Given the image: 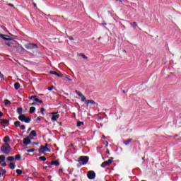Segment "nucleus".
<instances>
[{
  "label": "nucleus",
  "mask_w": 181,
  "mask_h": 181,
  "mask_svg": "<svg viewBox=\"0 0 181 181\" xmlns=\"http://www.w3.org/2000/svg\"><path fill=\"white\" fill-rule=\"evenodd\" d=\"M106 145L108 146V141L106 142Z\"/></svg>",
  "instance_id": "obj_60"
},
{
  "label": "nucleus",
  "mask_w": 181,
  "mask_h": 181,
  "mask_svg": "<svg viewBox=\"0 0 181 181\" xmlns=\"http://www.w3.org/2000/svg\"><path fill=\"white\" fill-rule=\"evenodd\" d=\"M28 139H32V138H30V136H28Z\"/></svg>",
  "instance_id": "obj_59"
},
{
  "label": "nucleus",
  "mask_w": 181,
  "mask_h": 181,
  "mask_svg": "<svg viewBox=\"0 0 181 181\" xmlns=\"http://www.w3.org/2000/svg\"><path fill=\"white\" fill-rule=\"evenodd\" d=\"M31 105H36V103H33L31 104Z\"/></svg>",
  "instance_id": "obj_55"
},
{
  "label": "nucleus",
  "mask_w": 181,
  "mask_h": 181,
  "mask_svg": "<svg viewBox=\"0 0 181 181\" xmlns=\"http://www.w3.org/2000/svg\"><path fill=\"white\" fill-rule=\"evenodd\" d=\"M51 165H54L55 166H59L60 163L57 160L52 161Z\"/></svg>",
  "instance_id": "obj_18"
},
{
  "label": "nucleus",
  "mask_w": 181,
  "mask_h": 181,
  "mask_svg": "<svg viewBox=\"0 0 181 181\" xmlns=\"http://www.w3.org/2000/svg\"><path fill=\"white\" fill-rule=\"evenodd\" d=\"M99 119H103V117H99Z\"/></svg>",
  "instance_id": "obj_57"
},
{
  "label": "nucleus",
  "mask_w": 181,
  "mask_h": 181,
  "mask_svg": "<svg viewBox=\"0 0 181 181\" xmlns=\"http://www.w3.org/2000/svg\"><path fill=\"white\" fill-rule=\"evenodd\" d=\"M132 142V139H129L128 140H126L124 141V145H128L129 144H131Z\"/></svg>",
  "instance_id": "obj_21"
},
{
  "label": "nucleus",
  "mask_w": 181,
  "mask_h": 181,
  "mask_svg": "<svg viewBox=\"0 0 181 181\" xmlns=\"http://www.w3.org/2000/svg\"><path fill=\"white\" fill-rule=\"evenodd\" d=\"M87 176L88 179L93 180V179H95V172H94L93 170H90L88 172Z\"/></svg>",
  "instance_id": "obj_4"
},
{
  "label": "nucleus",
  "mask_w": 181,
  "mask_h": 181,
  "mask_svg": "<svg viewBox=\"0 0 181 181\" xmlns=\"http://www.w3.org/2000/svg\"><path fill=\"white\" fill-rule=\"evenodd\" d=\"M40 160H42V162H45L46 160V157H45V156L40 157Z\"/></svg>",
  "instance_id": "obj_36"
},
{
  "label": "nucleus",
  "mask_w": 181,
  "mask_h": 181,
  "mask_svg": "<svg viewBox=\"0 0 181 181\" xmlns=\"http://www.w3.org/2000/svg\"><path fill=\"white\" fill-rule=\"evenodd\" d=\"M16 174L17 175H22V170L17 169L16 170Z\"/></svg>",
  "instance_id": "obj_35"
},
{
  "label": "nucleus",
  "mask_w": 181,
  "mask_h": 181,
  "mask_svg": "<svg viewBox=\"0 0 181 181\" xmlns=\"http://www.w3.org/2000/svg\"><path fill=\"white\" fill-rule=\"evenodd\" d=\"M86 105H90L91 107V105L95 104V102L93 100H88L86 101Z\"/></svg>",
  "instance_id": "obj_9"
},
{
  "label": "nucleus",
  "mask_w": 181,
  "mask_h": 181,
  "mask_svg": "<svg viewBox=\"0 0 181 181\" xmlns=\"http://www.w3.org/2000/svg\"><path fill=\"white\" fill-rule=\"evenodd\" d=\"M11 104L12 103H11V101H9V100H4V105H6V107H11Z\"/></svg>",
  "instance_id": "obj_12"
},
{
  "label": "nucleus",
  "mask_w": 181,
  "mask_h": 181,
  "mask_svg": "<svg viewBox=\"0 0 181 181\" xmlns=\"http://www.w3.org/2000/svg\"><path fill=\"white\" fill-rule=\"evenodd\" d=\"M9 168H10V169H15V168H16L15 163H10Z\"/></svg>",
  "instance_id": "obj_25"
},
{
  "label": "nucleus",
  "mask_w": 181,
  "mask_h": 181,
  "mask_svg": "<svg viewBox=\"0 0 181 181\" xmlns=\"http://www.w3.org/2000/svg\"><path fill=\"white\" fill-rule=\"evenodd\" d=\"M20 88H21V83H19L18 82H16V83H14V88L16 90H19Z\"/></svg>",
  "instance_id": "obj_14"
},
{
  "label": "nucleus",
  "mask_w": 181,
  "mask_h": 181,
  "mask_svg": "<svg viewBox=\"0 0 181 181\" xmlns=\"http://www.w3.org/2000/svg\"><path fill=\"white\" fill-rule=\"evenodd\" d=\"M21 156L20 154H18V155L16 156V158L17 160H21Z\"/></svg>",
  "instance_id": "obj_37"
},
{
  "label": "nucleus",
  "mask_w": 181,
  "mask_h": 181,
  "mask_svg": "<svg viewBox=\"0 0 181 181\" xmlns=\"http://www.w3.org/2000/svg\"><path fill=\"white\" fill-rule=\"evenodd\" d=\"M35 97L36 95H33L30 98V100H33V99L35 100Z\"/></svg>",
  "instance_id": "obj_48"
},
{
  "label": "nucleus",
  "mask_w": 181,
  "mask_h": 181,
  "mask_svg": "<svg viewBox=\"0 0 181 181\" xmlns=\"http://www.w3.org/2000/svg\"><path fill=\"white\" fill-rule=\"evenodd\" d=\"M68 38L69 39V40H74V38H73V37L71 36H68Z\"/></svg>",
  "instance_id": "obj_46"
},
{
  "label": "nucleus",
  "mask_w": 181,
  "mask_h": 181,
  "mask_svg": "<svg viewBox=\"0 0 181 181\" xmlns=\"http://www.w3.org/2000/svg\"><path fill=\"white\" fill-rule=\"evenodd\" d=\"M81 101H83V103H85L86 104V101H87V98H86V96H84V95H83L81 97Z\"/></svg>",
  "instance_id": "obj_26"
},
{
  "label": "nucleus",
  "mask_w": 181,
  "mask_h": 181,
  "mask_svg": "<svg viewBox=\"0 0 181 181\" xmlns=\"http://www.w3.org/2000/svg\"><path fill=\"white\" fill-rule=\"evenodd\" d=\"M33 145H39V143H33Z\"/></svg>",
  "instance_id": "obj_54"
},
{
  "label": "nucleus",
  "mask_w": 181,
  "mask_h": 181,
  "mask_svg": "<svg viewBox=\"0 0 181 181\" xmlns=\"http://www.w3.org/2000/svg\"><path fill=\"white\" fill-rule=\"evenodd\" d=\"M122 2L123 3H122V4H128V1H127V0H122Z\"/></svg>",
  "instance_id": "obj_47"
},
{
  "label": "nucleus",
  "mask_w": 181,
  "mask_h": 181,
  "mask_svg": "<svg viewBox=\"0 0 181 181\" xmlns=\"http://www.w3.org/2000/svg\"><path fill=\"white\" fill-rule=\"evenodd\" d=\"M40 151H42V152H50V149L47 148V144H45V146H41Z\"/></svg>",
  "instance_id": "obj_5"
},
{
  "label": "nucleus",
  "mask_w": 181,
  "mask_h": 181,
  "mask_svg": "<svg viewBox=\"0 0 181 181\" xmlns=\"http://www.w3.org/2000/svg\"><path fill=\"white\" fill-rule=\"evenodd\" d=\"M37 121H42V119H40V117H37Z\"/></svg>",
  "instance_id": "obj_53"
},
{
  "label": "nucleus",
  "mask_w": 181,
  "mask_h": 181,
  "mask_svg": "<svg viewBox=\"0 0 181 181\" xmlns=\"http://www.w3.org/2000/svg\"><path fill=\"white\" fill-rule=\"evenodd\" d=\"M30 121H32V118L26 117V116H25V119H24V122H25V124H29V122H30Z\"/></svg>",
  "instance_id": "obj_15"
},
{
  "label": "nucleus",
  "mask_w": 181,
  "mask_h": 181,
  "mask_svg": "<svg viewBox=\"0 0 181 181\" xmlns=\"http://www.w3.org/2000/svg\"><path fill=\"white\" fill-rule=\"evenodd\" d=\"M25 47L27 48L28 50H36V49H37V45H36V44L29 43L26 44Z\"/></svg>",
  "instance_id": "obj_3"
},
{
  "label": "nucleus",
  "mask_w": 181,
  "mask_h": 181,
  "mask_svg": "<svg viewBox=\"0 0 181 181\" xmlns=\"http://www.w3.org/2000/svg\"><path fill=\"white\" fill-rule=\"evenodd\" d=\"M106 163H107L108 165H111V163H112V160H111L110 159L107 160L106 161Z\"/></svg>",
  "instance_id": "obj_39"
},
{
  "label": "nucleus",
  "mask_w": 181,
  "mask_h": 181,
  "mask_svg": "<svg viewBox=\"0 0 181 181\" xmlns=\"http://www.w3.org/2000/svg\"><path fill=\"white\" fill-rule=\"evenodd\" d=\"M30 135H32V136H37V134H36V131H32Z\"/></svg>",
  "instance_id": "obj_33"
},
{
  "label": "nucleus",
  "mask_w": 181,
  "mask_h": 181,
  "mask_svg": "<svg viewBox=\"0 0 181 181\" xmlns=\"http://www.w3.org/2000/svg\"><path fill=\"white\" fill-rule=\"evenodd\" d=\"M116 1H119V2H120V4H124V1H122V0H116Z\"/></svg>",
  "instance_id": "obj_51"
},
{
  "label": "nucleus",
  "mask_w": 181,
  "mask_h": 181,
  "mask_svg": "<svg viewBox=\"0 0 181 181\" xmlns=\"http://www.w3.org/2000/svg\"><path fill=\"white\" fill-rule=\"evenodd\" d=\"M6 45L7 46L11 47V46H12V42H6Z\"/></svg>",
  "instance_id": "obj_43"
},
{
  "label": "nucleus",
  "mask_w": 181,
  "mask_h": 181,
  "mask_svg": "<svg viewBox=\"0 0 181 181\" xmlns=\"http://www.w3.org/2000/svg\"><path fill=\"white\" fill-rule=\"evenodd\" d=\"M1 163H2V164H1V166H3V167L6 166V163H5V161H4V162H2Z\"/></svg>",
  "instance_id": "obj_45"
},
{
  "label": "nucleus",
  "mask_w": 181,
  "mask_h": 181,
  "mask_svg": "<svg viewBox=\"0 0 181 181\" xmlns=\"http://www.w3.org/2000/svg\"><path fill=\"white\" fill-rule=\"evenodd\" d=\"M17 50L18 52H22L23 50H25V49H23V47H22V45H18L17 47Z\"/></svg>",
  "instance_id": "obj_20"
},
{
  "label": "nucleus",
  "mask_w": 181,
  "mask_h": 181,
  "mask_svg": "<svg viewBox=\"0 0 181 181\" xmlns=\"http://www.w3.org/2000/svg\"><path fill=\"white\" fill-rule=\"evenodd\" d=\"M33 5H34L35 8H36V6H37L36 4L34 3Z\"/></svg>",
  "instance_id": "obj_56"
},
{
  "label": "nucleus",
  "mask_w": 181,
  "mask_h": 181,
  "mask_svg": "<svg viewBox=\"0 0 181 181\" xmlns=\"http://www.w3.org/2000/svg\"><path fill=\"white\" fill-rule=\"evenodd\" d=\"M104 25H107V23H103Z\"/></svg>",
  "instance_id": "obj_63"
},
{
  "label": "nucleus",
  "mask_w": 181,
  "mask_h": 181,
  "mask_svg": "<svg viewBox=\"0 0 181 181\" xmlns=\"http://www.w3.org/2000/svg\"><path fill=\"white\" fill-rule=\"evenodd\" d=\"M6 173V170H4L2 168H0V176L1 175H5Z\"/></svg>",
  "instance_id": "obj_23"
},
{
  "label": "nucleus",
  "mask_w": 181,
  "mask_h": 181,
  "mask_svg": "<svg viewBox=\"0 0 181 181\" xmlns=\"http://www.w3.org/2000/svg\"><path fill=\"white\" fill-rule=\"evenodd\" d=\"M18 119L21 121V122H25V115H20V116L18 117Z\"/></svg>",
  "instance_id": "obj_11"
},
{
  "label": "nucleus",
  "mask_w": 181,
  "mask_h": 181,
  "mask_svg": "<svg viewBox=\"0 0 181 181\" xmlns=\"http://www.w3.org/2000/svg\"><path fill=\"white\" fill-rule=\"evenodd\" d=\"M15 160V157L14 156H8L7 158V160H8L9 162H12Z\"/></svg>",
  "instance_id": "obj_22"
},
{
  "label": "nucleus",
  "mask_w": 181,
  "mask_h": 181,
  "mask_svg": "<svg viewBox=\"0 0 181 181\" xmlns=\"http://www.w3.org/2000/svg\"><path fill=\"white\" fill-rule=\"evenodd\" d=\"M78 56H81V57H83V59H88V57H87V56H86L83 53L79 54Z\"/></svg>",
  "instance_id": "obj_27"
},
{
  "label": "nucleus",
  "mask_w": 181,
  "mask_h": 181,
  "mask_svg": "<svg viewBox=\"0 0 181 181\" xmlns=\"http://www.w3.org/2000/svg\"><path fill=\"white\" fill-rule=\"evenodd\" d=\"M110 159H114V158L111 157Z\"/></svg>",
  "instance_id": "obj_64"
},
{
  "label": "nucleus",
  "mask_w": 181,
  "mask_h": 181,
  "mask_svg": "<svg viewBox=\"0 0 181 181\" xmlns=\"http://www.w3.org/2000/svg\"><path fill=\"white\" fill-rule=\"evenodd\" d=\"M53 88H54V87L51 86V87L48 88V90H49V91H52L53 90Z\"/></svg>",
  "instance_id": "obj_44"
},
{
  "label": "nucleus",
  "mask_w": 181,
  "mask_h": 181,
  "mask_svg": "<svg viewBox=\"0 0 181 181\" xmlns=\"http://www.w3.org/2000/svg\"><path fill=\"white\" fill-rule=\"evenodd\" d=\"M103 137L104 139H105V136L103 135Z\"/></svg>",
  "instance_id": "obj_58"
},
{
  "label": "nucleus",
  "mask_w": 181,
  "mask_h": 181,
  "mask_svg": "<svg viewBox=\"0 0 181 181\" xmlns=\"http://www.w3.org/2000/svg\"><path fill=\"white\" fill-rule=\"evenodd\" d=\"M59 115L54 113L52 117V121H57V119H59Z\"/></svg>",
  "instance_id": "obj_10"
},
{
  "label": "nucleus",
  "mask_w": 181,
  "mask_h": 181,
  "mask_svg": "<svg viewBox=\"0 0 181 181\" xmlns=\"http://www.w3.org/2000/svg\"><path fill=\"white\" fill-rule=\"evenodd\" d=\"M0 37L4 40H12V38H9V36L4 34H0Z\"/></svg>",
  "instance_id": "obj_7"
},
{
  "label": "nucleus",
  "mask_w": 181,
  "mask_h": 181,
  "mask_svg": "<svg viewBox=\"0 0 181 181\" xmlns=\"http://www.w3.org/2000/svg\"><path fill=\"white\" fill-rule=\"evenodd\" d=\"M2 162H5V156L4 155L0 156V165H1V163H2Z\"/></svg>",
  "instance_id": "obj_17"
},
{
  "label": "nucleus",
  "mask_w": 181,
  "mask_h": 181,
  "mask_svg": "<svg viewBox=\"0 0 181 181\" xmlns=\"http://www.w3.org/2000/svg\"><path fill=\"white\" fill-rule=\"evenodd\" d=\"M106 145L108 146V141L106 142Z\"/></svg>",
  "instance_id": "obj_61"
},
{
  "label": "nucleus",
  "mask_w": 181,
  "mask_h": 181,
  "mask_svg": "<svg viewBox=\"0 0 181 181\" xmlns=\"http://www.w3.org/2000/svg\"><path fill=\"white\" fill-rule=\"evenodd\" d=\"M9 141H11V138H9V136H6L4 137V142H5V144H8Z\"/></svg>",
  "instance_id": "obj_16"
},
{
  "label": "nucleus",
  "mask_w": 181,
  "mask_h": 181,
  "mask_svg": "<svg viewBox=\"0 0 181 181\" xmlns=\"http://www.w3.org/2000/svg\"><path fill=\"white\" fill-rule=\"evenodd\" d=\"M8 6H12V7H13V4H8Z\"/></svg>",
  "instance_id": "obj_52"
},
{
  "label": "nucleus",
  "mask_w": 181,
  "mask_h": 181,
  "mask_svg": "<svg viewBox=\"0 0 181 181\" xmlns=\"http://www.w3.org/2000/svg\"><path fill=\"white\" fill-rule=\"evenodd\" d=\"M66 78H67L68 81H73V79L69 78L68 76H65Z\"/></svg>",
  "instance_id": "obj_42"
},
{
  "label": "nucleus",
  "mask_w": 181,
  "mask_h": 181,
  "mask_svg": "<svg viewBox=\"0 0 181 181\" xmlns=\"http://www.w3.org/2000/svg\"><path fill=\"white\" fill-rule=\"evenodd\" d=\"M81 125H84V122L78 121L77 122V127H81Z\"/></svg>",
  "instance_id": "obj_29"
},
{
  "label": "nucleus",
  "mask_w": 181,
  "mask_h": 181,
  "mask_svg": "<svg viewBox=\"0 0 181 181\" xmlns=\"http://www.w3.org/2000/svg\"><path fill=\"white\" fill-rule=\"evenodd\" d=\"M30 131H32V128H28V131H27V134H29V132H30Z\"/></svg>",
  "instance_id": "obj_49"
},
{
  "label": "nucleus",
  "mask_w": 181,
  "mask_h": 181,
  "mask_svg": "<svg viewBox=\"0 0 181 181\" xmlns=\"http://www.w3.org/2000/svg\"><path fill=\"white\" fill-rule=\"evenodd\" d=\"M44 169H47V167H44Z\"/></svg>",
  "instance_id": "obj_62"
},
{
  "label": "nucleus",
  "mask_w": 181,
  "mask_h": 181,
  "mask_svg": "<svg viewBox=\"0 0 181 181\" xmlns=\"http://www.w3.org/2000/svg\"><path fill=\"white\" fill-rule=\"evenodd\" d=\"M32 141H30V139L25 138L23 140V144H24V145H29Z\"/></svg>",
  "instance_id": "obj_8"
},
{
  "label": "nucleus",
  "mask_w": 181,
  "mask_h": 181,
  "mask_svg": "<svg viewBox=\"0 0 181 181\" xmlns=\"http://www.w3.org/2000/svg\"><path fill=\"white\" fill-rule=\"evenodd\" d=\"M0 78H4V74L0 71Z\"/></svg>",
  "instance_id": "obj_50"
},
{
  "label": "nucleus",
  "mask_w": 181,
  "mask_h": 181,
  "mask_svg": "<svg viewBox=\"0 0 181 181\" xmlns=\"http://www.w3.org/2000/svg\"><path fill=\"white\" fill-rule=\"evenodd\" d=\"M15 127H20L21 126V122L20 121H16L14 122Z\"/></svg>",
  "instance_id": "obj_28"
},
{
  "label": "nucleus",
  "mask_w": 181,
  "mask_h": 181,
  "mask_svg": "<svg viewBox=\"0 0 181 181\" xmlns=\"http://www.w3.org/2000/svg\"><path fill=\"white\" fill-rule=\"evenodd\" d=\"M36 111V107H30V114H33Z\"/></svg>",
  "instance_id": "obj_19"
},
{
  "label": "nucleus",
  "mask_w": 181,
  "mask_h": 181,
  "mask_svg": "<svg viewBox=\"0 0 181 181\" xmlns=\"http://www.w3.org/2000/svg\"><path fill=\"white\" fill-rule=\"evenodd\" d=\"M9 119H5L0 118V125H8Z\"/></svg>",
  "instance_id": "obj_6"
},
{
  "label": "nucleus",
  "mask_w": 181,
  "mask_h": 181,
  "mask_svg": "<svg viewBox=\"0 0 181 181\" xmlns=\"http://www.w3.org/2000/svg\"><path fill=\"white\" fill-rule=\"evenodd\" d=\"M1 149L2 153H4L5 155H9L12 148H11V145H9V144H4L1 146Z\"/></svg>",
  "instance_id": "obj_1"
},
{
  "label": "nucleus",
  "mask_w": 181,
  "mask_h": 181,
  "mask_svg": "<svg viewBox=\"0 0 181 181\" xmlns=\"http://www.w3.org/2000/svg\"><path fill=\"white\" fill-rule=\"evenodd\" d=\"M107 165H108V164L107 163L106 161L103 162V163L100 165L101 168H105V166H107Z\"/></svg>",
  "instance_id": "obj_30"
},
{
  "label": "nucleus",
  "mask_w": 181,
  "mask_h": 181,
  "mask_svg": "<svg viewBox=\"0 0 181 181\" xmlns=\"http://www.w3.org/2000/svg\"><path fill=\"white\" fill-rule=\"evenodd\" d=\"M88 159H90L88 156H81L79 157L78 162H79L81 165H87L88 163Z\"/></svg>",
  "instance_id": "obj_2"
},
{
  "label": "nucleus",
  "mask_w": 181,
  "mask_h": 181,
  "mask_svg": "<svg viewBox=\"0 0 181 181\" xmlns=\"http://www.w3.org/2000/svg\"><path fill=\"white\" fill-rule=\"evenodd\" d=\"M131 26H132V28H134L135 29V28H136V26H138V25H136V23L134 22L133 23H130Z\"/></svg>",
  "instance_id": "obj_32"
},
{
  "label": "nucleus",
  "mask_w": 181,
  "mask_h": 181,
  "mask_svg": "<svg viewBox=\"0 0 181 181\" xmlns=\"http://www.w3.org/2000/svg\"><path fill=\"white\" fill-rule=\"evenodd\" d=\"M49 73H50V74H54V76H57V77H63L62 75H60L59 74H58L57 72L54 71H52Z\"/></svg>",
  "instance_id": "obj_13"
},
{
  "label": "nucleus",
  "mask_w": 181,
  "mask_h": 181,
  "mask_svg": "<svg viewBox=\"0 0 181 181\" xmlns=\"http://www.w3.org/2000/svg\"><path fill=\"white\" fill-rule=\"evenodd\" d=\"M76 93L77 95H78V97L81 98L83 95V93L80 91L76 90Z\"/></svg>",
  "instance_id": "obj_31"
},
{
  "label": "nucleus",
  "mask_w": 181,
  "mask_h": 181,
  "mask_svg": "<svg viewBox=\"0 0 181 181\" xmlns=\"http://www.w3.org/2000/svg\"><path fill=\"white\" fill-rule=\"evenodd\" d=\"M42 115H45V108L42 107L40 109Z\"/></svg>",
  "instance_id": "obj_38"
},
{
  "label": "nucleus",
  "mask_w": 181,
  "mask_h": 181,
  "mask_svg": "<svg viewBox=\"0 0 181 181\" xmlns=\"http://www.w3.org/2000/svg\"><path fill=\"white\" fill-rule=\"evenodd\" d=\"M22 111H23L22 107H18V108L17 109V112H18V114H19L20 115H22Z\"/></svg>",
  "instance_id": "obj_24"
},
{
  "label": "nucleus",
  "mask_w": 181,
  "mask_h": 181,
  "mask_svg": "<svg viewBox=\"0 0 181 181\" xmlns=\"http://www.w3.org/2000/svg\"><path fill=\"white\" fill-rule=\"evenodd\" d=\"M34 101H35L36 103H40V104H42V103H43V101L39 100L38 98H35Z\"/></svg>",
  "instance_id": "obj_34"
},
{
  "label": "nucleus",
  "mask_w": 181,
  "mask_h": 181,
  "mask_svg": "<svg viewBox=\"0 0 181 181\" xmlns=\"http://www.w3.org/2000/svg\"><path fill=\"white\" fill-rule=\"evenodd\" d=\"M27 152H28V153L35 152V148L27 150Z\"/></svg>",
  "instance_id": "obj_40"
},
{
  "label": "nucleus",
  "mask_w": 181,
  "mask_h": 181,
  "mask_svg": "<svg viewBox=\"0 0 181 181\" xmlns=\"http://www.w3.org/2000/svg\"><path fill=\"white\" fill-rule=\"evenodd\" d=\"M20 129H21V131H24V129H25V125H21Z\"/></svg>",
  "instance_id": "obj_41"
}]
</instances>
